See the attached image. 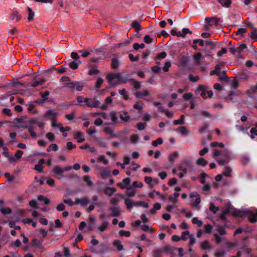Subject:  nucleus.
Segmentation results:
<instances>
[{"mask_svg":"<svg viewBox=\"0 0 257 257\" xmlns=\"http://www.w3.org/2000/svg\"><path fill=\"white\" fill-rule=\"evenodd\" d=\"M106 78L112 86L120 83H126L127 82V79L122 78L119 73H109L107 75Z\"/></svg>","mask_w":257,"mask_h":257,"instance_id":"obj_1","label":"nucleus"},{"mask_svg":"<svg viewBox=\"0 0 257 257\" xmlns=\"http://www.w3.org/2000/svg\"><path fill=\"white\" fill-rule=\"evenodd\" d=\"M223 159L217 158L216 162L220 165H224L229 163L230 160V153L227 151H224L222 153Z\"/></svg>","mask_w":257,"mask_h":257,"instance_id":"obj_2","label":"nucleus"},{"mask_svg":"<svg viewBox=\"0 0 257 257\" xmlns=\"http://www.w3.org/2000/svg\"><path fill=\"white\" fill-rule=\"evenodd\" d=\"M66 87H69L72 90H74V89L75 88L76 90L80 91L83 89L84 85L81 82L75 81L67 83Z\"/></svg>","mask_w":257,"mask_h":257,"instance_id":"obj_3","label":"nucleus"},{"mask_svg":"<svg viewBox=\"0 0 257 257\" xmlns=\"http://www.w3.org/2000/svg\"><path fill=\"white\" fill-rule=\"evenodd\" d=\"M246 48V45L245 44H242L237 48L233 47L229 48V51L233 55L239 56L241 52Z\"/></svg>","mask_w":257,"mask_h":257,"instance_id":"obj_4","label":"nucleus"},{"mask_svg":"<svg viewBox=\"0 0 257 257\" xmlns=\"http://www.w3.org/2000/svg\"><path fill=\"white\" fill-rule=\"evenodd\" d=\"M100 102L94 98L89 99V103L86 104H82L83 106H87L90 108H96L99 106Z\"/></svg>","mask_w":257,"mask_h":257,"instance_id":"obj_5","label":"nucleus"},{"mask_svg":"<svg viewBox=\"0 0 257 257\" xmlns=\"http://www.w3.org/2000/svg\"><path fill=\"white\" fill-rule=\"evenodd\" d=\"M206 88V86L203 85H199L195 91V92L196 93L200 94L203 98L206 99L207 98L208 91Z\"/></svg>","mask_w":257,"mask_h":257,"instance_id":"obj_6","label":"nucleus"},{"mask_svg":"<svg viewBox=\"0 0 257 257\" xmlns=\"http://www.w3.org/2000/svg\"><path fill=\"white\" fill-rule=\"evenodd\" d=\"M94 167L100 170V175L103 179H106L110 176V170L103 167H99L98 165H95Z\"/></svg>","mask_w":257,"mask_h":257,"instance_id":"obj_7","label":"nucleus"},{"mask_svg":"<svg viewBox=\"0 0 257 257\" xmlns=\"http://www.w3.org/2000/svg\"><path fill=\"white\" fill-rule=\"evenodd\" d=\"M64 172L63 168L60 166L57 165L54 167L53 172L56 175V176L59 179H61L63 177V173Z\"/></svg>","mask_w":257,"mask_h":257,"instance_id":"obj_8","label":"nucleus"},{"mask_svg":"<svg viewBox=\"0 0 257 257\" xmlns=\"http://www.w3.org/2000/svg\"><path fill=\"white\" fill-rule=\"evenodd\" d=\"M24 152L22 150H18L15 154V157L13 156H7L10 162L13 163L16 162L17 160H19L23 155Z\"/></svg>","mask_w":257,"mask_h":257,"instance_id":"obj_9","label":"nucleus"},{"mask_svg":"<svg viewBox=\"0 0 257 257\" xmlns=\"http://www.w3.org/2000/svg\"><path fill=\"white\" fill-rule=\"evenodd\" d=\"M130 182L131 179L130 178H125L122 180L121 182L118 183L117 185L121 189H127L130 186H129Z\"/></svg>","mask_w":257,"mask_h":257,"instance_id":"obj_10","label":"nucleus"},{"mask_svg":"<svg viewBox=\"0 0 257 257\" xmlns=\"http://www.w3.org/2000/svg\"><path fill=\"white\" fill-rule=\"evenodd\" d=\"M90 202L89 198L88 196H85L81 198H76V203L80 204L81 206L85 207Z\"/></svg>","mask_w":257,"mask_h":257,"instance_id":"obj_11","label":"nucleus"},{"mask_svg":"<svg viewBox=\"0 0 257 257\" xmlns=\"http://www.w3.org/2000/svg\"><path fill=\"white\" fill-rule=\"evenodd\" d=\"M205 21L208 24L209 26L213 24L215 26H217L220 22L219 19L216 17L206 18Z\"/></svg>","mask_w":257,"mask_h":257,"instance_id":"obj_12","label":"nucleus"},{"mask_svg":"<svg viewBox=\"0 0 257 257\" xmlns=\"http://www.w3.org/2000/svg\"><path fill=\"white\" fill-rule=\"evenodd\" d=\"M109 225V223L108 221H104L100 225L97 227L96 229L99 232H103L108 229Z\"/></svg>","mask_w":257,"mask_h":257,"instance_id":"obj_13","label":"nucleus"},{"mask_svg":"<svg viewBox=\"0 0 257 257\" xmlns=\"http://www.w3.org/2000/svg\"><path fill=\"white\" fill-rule=\"evenodd\" d=\"M30 124L34 126L35 128L39 127L42 128L44 125V122L41 121H39L37 119H32L30 121Z\"/></svg>","mask_w":257,"mask_h":257,"instance_id":"obj_14","label":"nucleus"},{"mask_svg":"<svg viewBox=\"0 0 257 257\" xmlns=\"http://www.w3.org/2000/svg\"><path fill=\"white\" fill-rule=\"evenodd\" d=\"M74 137L79 143H82L85 141L84 134L81 132H75L74 134Z\"/></svg>","mask_w":257,"mask_h":257,"instance_id":"obj_15","label":"nucleus"},{"mask_svg":"<svg viewBox=\"0 0 257 257\" xmlns=\"http://www.w3.org/2000/svg\"><path fill=\"white\" fill-rule=\"evenodd\" d=\"M119 65L118 57L116 55H113L111 64V68L113 69H117L119 67Z\"/></svg>","mask_w":257,"mask_h":257,"instance_id":"obj_16","label":"nucleus"},{"mask_svg":"<svg viewBox=\"0 0 257 257\" xmlns=\"http://www.w3.org/2000/svg\"><path fill=\"white\" fill-rule=\"evenodd\" d=\"M109 210L111 211V213L110 214V216L118 217L120 214V211L117 207H110Z\"/></svg>","mask_w":257,"mask_h":257,"instance_id":"obj_17","label":"nucleus"},{"mask_svg":"<svg viewBox=\"0 0 257 257\" xmlns=\"http://www.w3.org/2000/svg\"><path fill=\"white\" fill-rule=\"evenodd\" d=\"M126 190H127L126 191L125 195L127 197H133L137 193L136 190L135 189V188L132 186H130L128 188H127L126 189Z\"/></svg>","mask_w":257,"mask_h":257,"instance_id":"obj_18","label":"nucleus"},{"mask_svg":"<svg viewBox=\"0 0 257 257\" xmlns=\"http://www.w3.org/2000/svg\"><path fill=\"white\" fill-rule=\"evenodd\" d=\"M124 203L128 210L132 209L133 206L137 205V202H135L130 199H126L124 201Z\"/></svg>","mask_w":257,"mask_h":257,"instance_id":"obj_19","label":"nucleus"},{"mask_svg":"<svg viewBox=\"0 0 257 257\" xmlns=\"http://www.w3.org/2000/svg\"><path fill=\"white\" fill-rule=\"evenodd\" d=\"M58 115V113L54 110H48L45 115L49 117V118L51 120H54L56 118Z\"/></svg>","mask_w":257,"mask_h":257,"instance_id":"obj_20","label":"nucleus"},{"mask_svg":"<svg viewBox=\"0 0 257 257\" xmlns=\"http://www.w3.org/2000/svg\"><path fill=\"white\" fill-rule=\"evenodd\" d=\"M150 94L149 91L148 90H143L141 91H137L135 93V95L138 98H142L143 97L149 95Z\"/></svg>","mask_w":257,"mask_h":257,"instance_id":"obj_21","label":"nucleus"},{"mask_svg":"<svg viewBox=\"0 0 257 257\" xmlns=\"http://www.w3.org/2000/svg\"><path fill=\"white\" fill-rule=\"evenodd\" d=\"M223 7L229 8L232 3V0H217Z\"/></svg>","mask_w":257,"mask_h":257,"instance_id":"obj_22","label":"nucleus"},{"mask_svg":"<svg viewBox=\"0 0 257 257\" xmlns=\"http://www.w3.org/2000/svg\"><path fill=\"white\" fill-rule=\"evenodd\" d=\"M116 191V189L114 187H107L104 190V193L107 196H111Z\"/></svg>","mask_w":257,"mask_h":257,"instance_id":"obj_23","label":"nucleus"},{"mask_svg":"<svg viewBox=\"0 0 257 257\" xmlns=\"http://www.w3.org/2000/svg\"><path fill=\"white\" fill-rule=\"evenodd\" d=\"M178 155H179V154H178V152L175 151V152H173L169 156V158H168L169 161L171 163H173L174 162V160L177 158V157H178Z\"/></svg>","mask_w":257,"mask_h":257,"instance_id":"obj_24","label":"nucleus"},{"mask_svg":"<svg viewBox=\"0 0 257 257\" xmlns=\"http://www.w3.org/2000/svg\"><path fill=\"white\" fill-rule=\"evenodd\" d=\"M11 19L12 20H16V21H19L21 19V16L19 14L17 11H14L12 13Z\"/></svg>","mask_w":257,"mask_h":257,"instance_id":"obj_25","label":"nucleus"},{"mask_svg":"<svg viewBox=\"0 0 257 257\" xmlns=\"http://www.w3.org/2000/svg\"><path fill=\"white\" fill-rule=\"evenodd\" d=\"M132 27L134 28L136 31L137 32L141 31L142 29L140 23L137 21H134L133 22Z\"/></svg>","mask_w":257,"mask_h":257,"instance_id":"obj_26","label":"nucleus"},{"mask_svg":"<svg viewBox=\"0 0 257 257\" xmlns=\"http://www.w3.org/2000/svg\"><path fill=\"white\" fill-rule=\"evenodd\" d=\"M193 58L197 64H200V61L203 58L202 54L200 53H196L193 55Z\"/></svg>","mask_w":257,"mask_h":257,"instance_id":"obj_27","label":"nucleus"},{"mask_svg":"<svg viewBox=\"0 0 257 257\" xmlns=\"http://www.w3.org/2000/svg\"><path fill=\"white\" fill-rule=\"evenodd\" d=\"M109 117L111 118L112 123H115L117 121V113L114 111H111L109 113Z\"/></svg>","mask_w":257,"mask_h":257,"instance_id":"obj_28","label":"nucleus"},{"mask_svg":"<svg viewBox=\"0 0 257 257\" xmlns=\"http://www.w3.org/2000/svg\"><path fill=\"white\" fill-rule=\"evenodd\" d=\"M257 92V83L254 86H250L249 89L246 90L245 93L250 96L252 93Z\"/></svg>","mask_w":257,"mask_h":257,"instance_id":"obj_29","label":"nucleus"},{"mask_svg":"<svg viewBox=\"0 0 257 257\" xmlns=\"http://www.w3.org/2000/svg\"><path fill=\"white\" fill-rule=\"evenodd\" d=\"M196 163L197 165L204 167L207 165L208 162L203 158L201 157L196 160Z\"/></svg>","mask_w":257,"mask_h":257,"instance_id":"obj_30","label":"nucleus"},{"mask_svg":"<svg viewBox=\"0 0 257 257\" xmlns=\"http://www.w3.org/2000/svg\"><path fill=\"white\" fill-rule=\"evenodd\" d=\"M177 131H179L181 135L186 136L188 135L189 131L186 126H180L177 128Z\"/></svg>","mask_w":257,"mask_h":257,"instance_id":"obj_31","label":"nucleus"},{"mask_svg":"<svg viewBox=\"0 0 257 257\" xmlns=\"http://www.w3.org/2000/svg\"><path fill=\"white\" fill-rule=\"evenodd\" d=\"M112 101V99L110 97H107L105 100V103L100 106L102 109H106L107 108V105L110 104Z\"/></svg>","mask_w":257,"mask_h":257,"instance_id":"obj_32","label":"nucleus"},{"mask_svg":"<svg viewBox=\"0 0 257 257\" xmlns=\"http://www.w3.org/2000/svg\"><path fill=\"white\" fill-rule=\"evenodd\" d=\"M83 180L87 183L88 186L92 187L93 186V183L92 182L90 176L88 175L84 176L83 177Z\"/></svg>","mask_w":257,"mask_h":257,"instance_id":"obj_33","label":"nucleus"},{"mask_svg":"<svg viewBox=\"0 0 257 257\" xmlns=\"http://www.w3.org/2000/svg\"><path fill=\"white\" fill-rule=\"evenodd\" d=\"M113 244L115 246L118 250H122L123 248V245L121 244L119 240H114L113 242Z\"/></svg>","mask_w":257,"mask_h":257,"instance_id":"obj_34","label":"nucleus"},{"mask_svg":"<svg viewBox=\"0 0 257 257\" xmlns=\"http://www.w3.org/2000/svg\"><path fill=\"white\" fill-rule=\"evenodd\" d=\"M120 118L124 121H127L130 119V116L127 112H123L120 115Z\"/></svg>","mask_w":257,"mask_h":257,"instance_id":"obj_35","label":"nucleus"},{"mask_svg":"<svg viewBox=\"0 0 257 257\" xmlns=\"http://www.w3.org/2000/svg\"><path fill=\"white\" fill-rule=\"evenodd\" d=\"M232 169L229 167H226L224 171L222 173V175L226 177H230L231 176Z\"/></svg>","mask_w":257,"mask_h":257,"instance_id":"obj_36","label":"nucleus"},{"mask_svg":"<svg viewBox=\"0 0 257 257\" xmlns=\"http://www.w3.org/2000/svg\"><path fill=\"white\" fill-rule=\"evenodd\" d=\"M58 150V146L56 144H51L47 149V151L50 152L51 151H57Z\"/></svg>","mask_w":257,"mask_h":257,"instance_id":"obj_37","label":"nucleus"},{"mask_svg":"<svg viewBox=\"0 0 257 257\" xmlns=\"http://www.w3.org/2000/svg\"><path fill=\"white\" fill-rule=\"evenodd\" d=\"M248 220L250 222L254 223L257 221V216L255 214L250 213L248 216Z\"/></svg>","mask_w":257,"mask_h":257,"instance_id":"obj_38","label":"nucleus"},{"mask_svg":"<svg viewBox=\"0 0 257 257\" xmlns=\"http://www.w3.org/2000/svg\"><path fill=\"white\" fill-rule=\"evenodd\" d=\"M131 84L136 89H138L141 87V83L134 79L132 80Z\"/></svg>","mask_w":257,"mask_h":257,"instance_id":"obj_39","label":"nucleus"},{"mask_svg":"<svg viewBox=\"0 0 257 257\" xmlns=\"http://www.w3.org/2000/svg\"><path fill=\"white\" fill-rule=\"evenodd\" d=\"M28 127V131L30 134V135L33 137V138H36L37 137V134L36 133L34 132V129H35L36 128H35L34 126H33L32 125H30L29 126H27Z\"/></svg>","mask_w":257,"mask_h":257,"instance_id":"obj_40","label":"nucleus"},{"mask_svg":"<svg viewBox=\"0 0 257 257\" xmlns=\"http://www.w3.org/2000/svg\"><path fill=\"white\" fill-rule=\"evenodd\" d=\"M190 235V233L189 231H183L180 236L181 239L186 240L188 238H189Z\"/></svg>","mask_w":257,"mask_h":257,"instance_id":"obj_41","label":"nucleus"},{"mask_svg":"<svg viewBox=\"0 0 257 257\" xmlns=\"http://www.w3.org/2000/svg\"><path fill=\"white\" fill-rule=\"evenodd\" d=\"M184 115H182L180 116V118L178 119L174 120L173 121V123L175 125L177 124H183L184 123Z\"/></svg>","mask_w":257,"mask_h":257,"instance_id":"obj_42","label":"nucleus"},{"mask_svg":"<svg viewBox=\"0 0 257 257\" xmlns=\"http://www.w3.org/2000/svg\"><path fill=\"white\" fill-rule=\"evenodd\" d=\"M97 160L99 162H102L104 165H107L108 163V161L106 159L105 157L103 155H100L98 156Z\"/></svg>","mask_w":257,"mask_h":257,"instance_id":"obj_43","label":"nucleus"},{"mask_svg":"<svg viewBox=\"0 0 257 257\" xmlns=\"http://www.w3.org/2000/svg\"><path fill=\"white\" fill-rule=\"evenodd\" d=\"M142 229L145 231H149L150 232H154L155 230L152 228H150L148 225L145 224L141 225Z\"/></svg>","mask_w":257,"mask_h":257,"instance_id":"obj_44","label":"nucleus"},{"mask_svg":"<svg viewBox=\"0 0 257 257\" xmlns=\"http://www.w3.org/2000/svg\"><path fill=\"white\" fill-rule=\"evenodd\" d=\"M159 108L161 111L164 112L168 117H172L173 113L172 111H170L168 110H164L162 107H160Z\"/></svg>","mask_w":257,"mask_h":257,"instance_id":"obj_45","label":"nucleus"},{"mask_svg":"<svg viewBox=\"0 0 257 257\" xmlns=\"http://www.w3.org/2000/svg\"><path fill=\"white\" fill-rule=\"evenodd\" d=\"M209 210L213 212L214 214H215L219 210V208L218 207L215 206L213 203H210L209 204Z\"/></svg>","mask_w":257,"mask_h":257,"instance_id":"obj_46","label":"nucleus"},{"mask_svg":"<svg viewBox=\"0 0 257 257\" xmlns=\"http://www.w3.org/2000/svg\"><path fill=\"white\" fill-rule=\"evenodd\" d=\"M201 247L203 249H207L210 247V244L208 240L201 243Z\"/></svg>","mask_w":257,"mask_h":257,"instance_id":"obj_47","label":"nucleus"},{"mask_svg":"<svg viewBox=\"0 0 257 257\" xmlns=\"http://www.w3.org/2000/svg\"><path fill=\"white\" fill-rule=\"evenodd\" d=\"M28 11L29 12V16L28 17V20L29 21H31L33 20L34 15H35V13L29 7L28 8Z\"/></svg>","mask_w":257,"mask_h":257,"instance_id":"obj_48","label":"nucleus"},{"mask_svg":"<svg viewBox=\"0 0 257 257\" xmlns=\"http://www.w3.org/2000/svg\"><path fill=\"white\" fill-rule=\"evenodd\" d=\"M163 143V140L161 138H159L156 140L153 141L152 144L154 147H156L158 146V145L162 144Z\"/></svg>","mask_w":257,"mask_h":257,"instance_id":"obj_49","label":"nucleus"},{"mask_svg":"<svg viewBox=\"0 0 257 257\" xmlns=\"http://www.w3.org/2000/svg\"><path fill=\"white\" fill-rule=\"evenodd\" d=\"M216 230H217L219 235H223L226 234V231L224 227L218 226L216 228Z\"/></svg>","mask_w":257,"mask_h":257,"instance_id":"obj_50","label":"nucleus"},{"mask_svg":"<svg viewBox=\"0 0 257 257\" xmlns=\"http://www.w3.org/2000/svg\"><path fill=\"white\" fill-rule=\"evenodd\" d=\"M119 235L121 236L129 237L131 236V232L130 231H125L124 230H120L119 232Z\"/></svg>","mask_w":257,"mask_h":257,"instance_id":"obj_51","label":"nucleus"},{"mask_svg":"<svg viewBox=\"0 0 257 257\" xmlns=\"http://www.w3.org/2000/svg\"><path fill=\"white\" fill-rule=\"evenodd\" d=\"M210 146L211 147H218L219 148H224L225 146L222 143H218V142H214L213 143H211L210 144Z\"/></svg>","mask_w":257,"mask_h":257,"instance_id":"obj_52","label":"nucleus"},{"mask_svg":"<svg viewBox=\"0 0 257 257\" xmlns=\"http://www.w3.org/2000/svg\"><path fill=\"white\" fill-rule=\"evenodd\" d=\"M144 104L143 103L138 102L135 104L134 107L139 111H142L143 109Z\"/></svg>","mask_w":257,"mask_h":257,"instance_id":"obj_53","label":"nucleus"},{"mask_svg":"<svg viewBox=\"0 0 257 257\" xmlns=\"http://www.w3.org/2000/svg\"><path fill=\"white\" fill-rule=\"evenodd\" d=\"M144 186L143 183L142 182L134 181L132 184V186L134 188H142Z\"/></svg>","mask_w":257,"mask_h":257,"instance_id":"obj_54","label":"nucleus"},{"mask_svg":"<svg viewBox=\"0 0 257 257\" xmlns=\"http://www.w3.org/2000/svg\"><path fill=\"white\" fill-rule=\"evenodd\" d=\"M171 34L173 36H177L178 37H184V35L182 34L181 32H177L176 30L172 29L171 31Z\"/></svg>","mask_w":257,"mask_h":257,"instance_id":"obj_55","label":"nucleus"},{"mask_svg":"<svg viewBox=\"0 0 257 257\" xmlns=\"http://www.w3.org/2000/svg\"><path fill=\"white\" fill-rule=\"evenodd\" d=\"M95 205H96L97 206H99V203H92L89 205V206L86 208V211L87 212H90L92 210H93L95 208Z\"/></svg>","mask_w":257,"mask_h":257,"instance_id":"obj_56","label":"nucleus"},{"mask_svg":"<svg viewBox=\"0 0 257 257\" xmlns=\"http://www.w3.org/2000/svg\"><path fill=\"white\" fill-rule=\"evenodd\" d=\"M46 137L51 142H54L55 140V136L52 133H47Z\"/></svg>","mask_w":257,"mask_h":257,"instance_id":"obj_57","label":"nucleus"},{"mask_svg":"<svg viewBox=\"0 0 257 257\" xmlns=\"http://www.w3.org/2000/svg\"><path fill=\"white\" fill-rule=\"evenodd\" d=\"M104 131L105 133L111 136H114L113 130L109 126L104 127Z\"/></svg>","mask_w":257,"mask_h":257,"instance_id":"obj_58","label":"nucleus"},{"mask_svg":"<svg viewBox=\"0 0 257 257\" xmlns=\"http://www.w3.org/2000/svg\"><path fill=\"white\" fill-rule=\"evenodd\" d=\"M45 82V80L44 79H42L40 80L39 81H35L34 82H33L31 86L33 87H36L39 85L43 84Z\"/></svg>","mask_w":257,"mask_h":257,"instance_id":"obj_59","label":"nucleus"},{"mask_svg":"<svg viewBox=\"0 0 257 257\" xmlns=\"http://www.w3.org/2000/svg\"><path fill=\"white\" fill-rule=\"evenodd\" d=\"M137 125L138 129L139 131H142V130H144L145 129V128L146 127V126L147 125V123L146 122H138L137 124Z\"/></svg>","mask_w":257,"mask_h":257,"instance_id":"obj_60","label":"nucleus"},{"mask_svg":"<svg viewBox=\"0 0 257 257\" xmlns=\"http://www.w3.org/2000/svg\"><path fill=\"white\" fill-rule=\"evenodd\" d=\"M192 222L194 224H197L199 226H201L203 224V222L199 220L197 217H194L192 219Z\"/></svg>","mask_w":257,"mask_h":257,"instance_id":"obj_61","label":"nucleus"},{"mask_svg":"<svg viewBox=\"0 0 257 257\" xmlns=\"http://www.w3.org/2000/svg\"><path fill=\"white\" fill-rule=\"evenodd\" d=\"M213 227L210 224L205 225L204 226V232L207 233H210L212 230Z\"/></svg>","mask_w":257,"mask_h":257,"instance_id":"obj_62","label":"nucleus"},{"mask_svg":"<svg viewBox=\"0 0 257 257\" xmlns=\"http://www.w3.org/2000/svg\"><path fill=\"white\" fill-rule=\"evenodd\" d=\"M63 255L65 257H71L70 253V249L68 247H64Z\"/></svg>","mask_w":257,"mask_h":257,"instance_id":"obj_63","label":"nucleus"},{"mask_svg":"<svg viewBox=\"0 0 257 257\" xmlns=\"http://www.w3.org/2000/svg\"><path fill=\"white\" fill-rule=\"evenodd\" d=\"M250 132L251 133L250 138L251 139H253L254 136H257V127L251 128Z\"/></svg>","mask_w":257,"mask_h":257,"instance_id":"obj_64","label":"nucleus"}]
</instances>
